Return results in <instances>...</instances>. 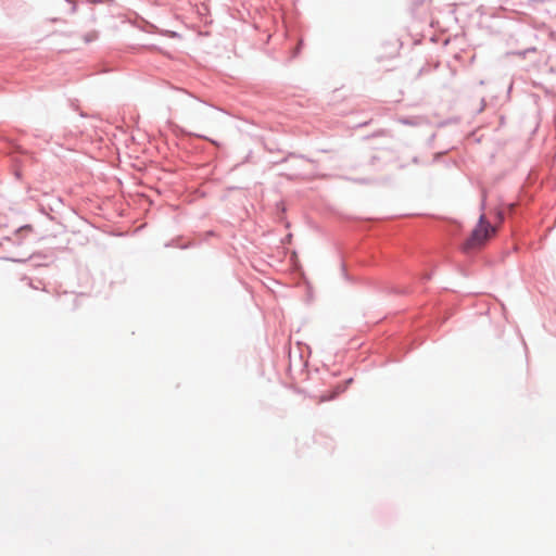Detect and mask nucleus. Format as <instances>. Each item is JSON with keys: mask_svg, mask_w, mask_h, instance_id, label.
I'll list each match as a JSON object with an SVG mask.
<instances>
[{"mask_svg": "<svg viewBox=\"0 0 556 556\" xmlns=\"http://www.w3.org/2000/svg\"><path fill=\"white\" fill-rule=\"evenodd\" d=\"M496 232V228L492 226L484 214L479 218L478 225L472 230L470 237L466 240L463 245L465 252L481 249L485 242L491 239Z\"/></svg>", "mask_w": 556, "mask_h": 556, "instance_id": "f257e3e1", "label": "nucleus"}]
</instances>
